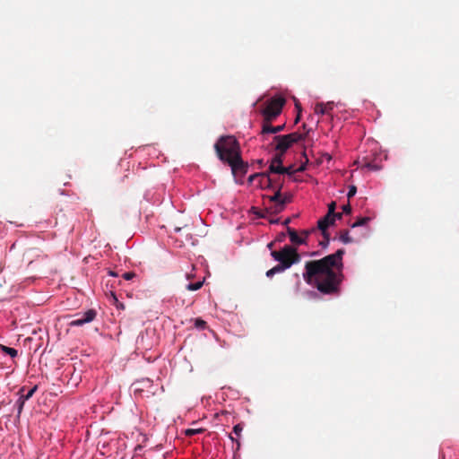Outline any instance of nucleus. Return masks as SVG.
<instances>
[{
	"instance_id": "ea45409f",
	"label": "nucleus",
	"mask_w": 459,
	"mask_h": 459,
	"mask_svg": "<svg viewBox=\"0 0 459 459\" xmlns=\"http://www.w3.org/2000/svg\"><path fill=\"white\" fill-rule=\"evenodd\" d=\"M109 274L112 275V276H117V274L115 273L111 272V271L109 272Z\"/></svg>"
},
{
	"instance_id": "0eeeda50",
	"label": "nucleus",
	"mask_w": 459,
	"mask_h": 459,
	"mask_svg": "<svg viewBox=\"0 0 459 459\" xmlns=\"http://www.w3.org/2000/svg\"><path fill=\"white\" fill-rule=\"evenodd\" d=\"M271 172L265 171L251 175L248 178L249 182H253L255 178L259 179V186L262 188H274V178L270 176Z\"/></svg>"
},
{
	"instance_id": "9b49d317",
	"label": "nucleus",
	"mask_w": 459,
	"mask_h": 459,
	"mask_svg": "<svg viewBox=\"0 0 459 459\" xmlns=\"http://www.w3.org/2000/svg\"><path fill=\"white\" fill-rule=\"evenodd\" d=\"M270 172L271 173H273V174H281V175H289V176H292L294 175L297 171H296V169L294 168V165H290L289 167H278V168H271L270 169Z\"/></svg>"
},
{
	"instance_id": "a211bd4d",
	"label": "nucleus",
	"mask_w": 459,
	"mask_h": 459,
	"mask_svg": "<svg viewBox=\"0 0 459 459\" xmlns=\"http://www.w3.org/2000/svg\"><path fill=\"white\" fill-rule=\"evenodd\" d=\"M340 239H341L342 242H343L345 244L352 242V239L350 237L348 230L341 231Z\"/></svg>"
},
{
	"instance_id": "e433bc0d",
	"label": "nucleus",
	"mask_w": 459,
	"mask_h": 459,
	"mask_svg": "<svg viewBox=\"0 0 459 459\" xmlns=\"http://www.w3.org/2000/svg\"><path fill=\"white\" fill-rule=\"evenodd\" d=\"M299 119H300V113H298V116L295 119V123H298Z\"/></svg>"
},
{
	"instance_id": "4468645a",
	"label": "nucleus",
	"mask_w": 459,
	"mask_h": 459,
	"mask_svg": "<svg viewBox=\"0 0 459 459\" xmlns=\"http://www.w3.org/2000/svg\"><path fill=\"white\" fill-rule=\"evenodd\" d=\"M284 155H285L284 152H277L276 154L272 159L268 169L270 170V169L273 168H273L282 167V162H283Z\"/></svg>"
},
{
	"instance_id": "6e6552de",
	"label": "nucleus",
	"mask_w": 459,
	"mask_h": 459,
	"mask_svg": "<svg viewBox=\"0 0 459 459\" xmlns=\"http://www.w3.org/2000/svg\"><path fill=\"white\" fill-rule=\"evenodd\" d=\"M96 311L94 309H88L79 318L70 322V326H81L84 324L93 321L96 317Z\"/></svg>"
},
{
	"instance_id": "9d476101",
	"label": "nucleus",
	"mask_w": 459,
	"mask_h": 459,
	"mask_svg": "<svg viewBox=\"0 0 459 459\" xmlns=\"http://www.w3.org/2000/svg\"><path fill=\"white\" fill-rule=\"evenodd\" d=\"M271 123L272 122H267L266 120H264L263 127H262V131H261L262 134H277L284 129V126H285L284 125L273 126H271Z\"/></svg>"
},
{
	"instance_id": "412c9836",
	"label": "nucleus",
	"mask_w": 459,
	"mask_h": 459,
	"mask_svg": "<svg viewBox=\"0 0 459 459\" xmlns=\"http://www.w3.org/2000/svg\"><path fill=\"white\" fill-rule=\"evenodd\" d=\"M369 221L368 217L359 218L354 223L351 224V228L359 227L365 225Z\"/></svg>"
},
{
	"instance_id": "79ce46f5",
	"label": "nucleus",
	"mask_w": 459,
	"mask_h": 459,
	"mask_svg": "<svg viewBox=\"0 0 459 459\" xmlns=\"http://www.w3.org/2000/svg\"><path fill=\"white\" fill-rule=\"evenodd\" d=\"M175 230H176V231H179V230H180V229H179V228H176V229H175Z\"/></svg>"
},
{
	"instance_id": "6ab92c4d",
	"label": "nucleus",
	"mask_w": 459,
	"mask_h": 459,
	"mask_svg": "<svg viewBox=\"0 0 459 459\" xmlns=\"http://www.w3.org/2000/svg\"><path fill=\"white\" fill-rule=\"evenodd\" d=\"M203 284H204L203 281H199L195 282V283H189V284L186 285V290H191V291H195V290H197L201 289Z\"/></svg>"
},
{
	"instance_id": "39448f33",
	"label": "nucleus",
	"mask_w": 459,
	"mask_h": 459,
	"mask_svg": "<svg viewBox=\"0 0 459 459\" xmlns=\"http://www.w3.org/2000/svg\"><path fill=\"white\" fill-rule=\"evenodd\" d=\"M306 134H302L298 132H294L284 135H276L273 137V141L276 143L275 151L286 153L292 144L304 140Z\"/></svg>"
},
{
	"instance_id": "72a5a7b5",
	"label": "nucleus",
	"mask_w": 459,
	"mask_h": 459,
	"mask_svg": "<svg viewBox=\"0 0 459 459\" xmlns=\"http://www.w3.org/2000/svg\"><path fill=\"white\" fill-rule=\"evenodd\" d=\"M229 437H230V438L233 442H236V444H237V448L238 449V448H239V446H240V443H239V441H238V440H237V439H235L231 435H230Z\"/></svg>"
},
{
	"instance_id": "f257e3e1",
	"label": "nucleus",
	"mask_w": 459,
	"mask_h": 459,
	"mask_svg": "<svg viewBox=\"0 0 459 459\" xmlns=\"http://www.w3.org/2000/svg\"><path fill=\"white\" fill-rule=\"evenodd\" d=\"M344 254V249H338L334 254L322 259L307 261L303 273L305 281L315 286L323 294H337L343 280Z\"/></svg>"
},
{
	"instance_id": "f8f14e48",
	"label": "nucleus",
	"mask_w": 459,
	"mask_h": 459,
	"mask_svg": "<svg viewBox=\"0 0 459 459\" xmlns=\"http://www.w3.org/2000/svg\"><path fill=\"white\" fill-rule=\"evenodd\" d=\"M333 102L317 103L315 106V112L320 115H326L329 114L331 110H333Z\"/></svg>"
},
{
	"instance_id": "4c0bfd02",
	"label": "nucleus",
	"mask_w": 459,
	"mask_h": 459,
	"mask_svg": "<svg viewBox=\"0 0 459 459\" xmlns=\"http://www.w3.org/2000/svg\"><path fill=\"white\" fill-rule=\"evenodd\" d=\"M299 119H300V113H298V116L295 119V123H298Z\"/></svg>"
},
{
	"instance_id": "c9c22d12",
	"label": "nucleus",
	"mask_w": 459,
	"mask_h": 459,
	"mask_svg": "<svg viewBox=\"0 0 459 459\" xmlns=\"http://www.w3.org/2000/svg\"><path fill=\"white\" fill-rule=\"evenodd\" d=\"M342 213H336V212H335L334 220H335L336 218H337V219H341V218H342Z\"/></svg>"
},
{
	"instance_id": "aec40b11",
	"label": "nucleus",
	"mask_w": 459,
	"mask_h": 459,
	"mask_svg": "<svg viewBox=\"0 0 459 459\" xmlns=\"http://www.w3.org/2000/svg\"><path fill=\"white\" fill-rule=\"evenodd\" d=\"M204 431V429H187L184 432L186 437H192L196 434H201Z\"/></svg>"
},
{
	"instance_id": "a19ab883",
	"label": "nucleus",
	"mask_w": 459,
	"mask_h": 459,
	"mask_svg": "<svg viewBox=\"0 0 459 459\" xmlns=\"http://www.w3.org/2000/svg\"><path fill=\"white\" fill-rule=\"evenodd\" d=\"M289 221H290V220H289V219H288V220H286V221H285V224L289 223Z\"/></svg>"
},
{
	"instance_id": "2f4dec72",
	"label": "nucleus",
	"mask_w": 459,
	"mask_h": 459,
	"mask_svg": "<svg viewBox=\"0 0 459 459\" xmlns=\"http://www.w3.org/2000/svg\"><path fill=\"white\" fill-rule=\"evenodd\" d=\"M113 297H114V300H115V304H116L117 307L124 308V305L122 303L118 302V299H117V297L115 295H113Z\"/></svg>"
},
{
	"instance_id": "a878e982",
	"label": "nucleus",
	"mask_w": 459,
	"mask_h": 459,
	"mask_svg": "<svg viewBox=\"0 0 459 459\" xmlns=\"http://www.w3.org/2000/svg\"><path fill=\"white\" fill-rule=\"evenodd\" d=\"M365 167L368 168L370 170H379L380 169V167L378 165L374 164L372 162H367L365 164Z\"/></svg>"
},
{
	"instance_id": "58836bf2",
	"label": "nucleus",
	"mask_w": 459,
	"mask_h": 459,
	"mask_svg": "<svg viewBox=\"0 0 459 459\" xmlns=\"http://www.w3.org/2000/svg\"><path fill=\"white\" fill-rule=\"evenodd\" d=\"M273 242H271V243H269V244L267 245V247L271 249V248L273 247Z\"/></svg>"
},
{
	"instance_id": "b1692460",
	"label": "nucleus",
	"mask_w": 459,
	"mask_h": 459,
	"mask_svg": "<svg viewBox=\"0 0 459 459\" xmlns=\"http://www.w3.org/2000/svg\"><path fill=\"white\" fill-rule=\"evenodd\" d=\"M356 193H357V187L355 186H350L349 191L347 194L348 199L352 198L356 195Z\"/></svg>"
},
{
	"instance_id": "20e7f679",
	"label": "nucleus",
	"mask_w": 459,
	"mask_h": 459,
	"mask_svg": "<svg viewBox=\"0 0 459 459\" xmlns=\"http://www.w3.org/2000/svg\"><path fill=\"white\" fill-rule=\"evenodd\" d=\"M284 104L285 99L281 96H274L270 99L262 111L264 120L273 122L281 114Z\"/></svg>"
},
{
	"instance_id": "1a4fd4ad",
	"label": "nucleus",
	"mask_w": 459,
	"mask_h": 459,
	"mask_svg": "<svg viewBox=\"0 0 459 459\" xmlns=\"http://www.w3.org/2000/svg\"><path fill=\"white\" fill-rule=\"evenodd\" d=\"M288 233H289L290 239L291 243L296 244V245H302V244H306V238H307L309 231H307V230L302 231L301 234L304 235V237H300L298 235V233L296 232L295 230H293L291 228H288Z\"/></svg>"
},
{
	"instance_id": "2eb2a0df",
	"label": "nucleus",
	"mask_w": 459,
	"mask_h": 459,
	"mask_svg": "<svg viewBox=\"0 0 459 459\" xmlns=\"http://www.w3.org/2000/svg\"><path fill=\"white\" fill-rule=\"evenodd\" d=\"M38 389V386L37 385H34L32 388H30L26 394H23L24 392V387H22L20 390H19V394H20V397L24 400L25 402L27 400H29L30 397H32V395L35 394V392L37 391Z\"/></svg>"
},
{
	"instance_id": "393cba45",
	"label": "nucleus",
	"mask_w": 459,
	"mask_h": 459,
	"mask_svg": "<svg viewBox=\"0 0 459 459\" xmlns=\"http://www.w3.org/2000/svg\"><path fill=\"white\" fill-rule=\"evenodd\" d=\"M335 206H336L335 202H332L328 205V212H327V214H330L331 216L334 217L335 216V212H334Z\"/></svg>"
},
{
	"instance_id": "ddd939ff",
	"label": "nucleus",
	"mask_w": 459,
	"mask_h": 459,
	"mask_svg": "<svg viewBox=\"0 0 459 459\" xmlns=\"http://www.w3.org/2000/svg\"><path fill=\"white\" fill-rule=\"evenodd\" d=\"M334 222V217L331 216L330 214H326L325 217L321 218L318 222L317 226L318 229L322 231H326V229L333 224Z\"/></svg>"
},
{
	"instance_id": "4be33fe9",
	"label": "nucleus",
	"mask_w": 459,
	"mask_h": 459,
	"mask_svg": "<svg viewBox=\"0 0 459 459\" xmlns=\"http://www.w3.org/2000/svg\"><path fill=\"white\" fill-rule=\"evenodd\" d=\"M195 326L198 329H205L207 327V323L201 319V318H196L195 320Z\"/></svg>"
},
{
	"instance_id": "7c9ffc66",
	"label": "nucleus",
	"mask_w": 459,
	"mask_h": 459,
	"mask_svg": "<svg viewBox=\"0 0 459 459\" xmlns=\"http://www.w3.org/2000/svg\"><path fill=\"white\" fill-rule=\"evenodd\" d=\"M342 211H343V212H345L347 214L351 213V207L350 204H344L342 206Z\"/></svg>"
},
{
	"instance_id": "5701e85b",
	"label": "nucleus",
	"mask_w": 459,
	"mask_h": 459,
	"mask_svg": "<svg viewBox=\"0 0 459 459\" xmlns=\"http://www.w3.org/2000/svg\"><path fill=\"white\" fill-rule=\"evenodd\" d=\"M322 234L324 236V239L322 241L319 242V245L322 247H326L329 244V235L326 231H322Z\"/></svg>"
},
{
	"instance_id": "423d86ee",
	"label": "nucleus",
	"mask_w": 459,
	"mask_h": 459,
	"mask_svg": "<svg viewBox=\"0 0 459 459\" xmlns=\"http://www.w3.org/2000/svg\"><path fill=\"white\" fill-rule=\"evenodd\" d=\"M283 187L282 183H279L278 189L275 190V193L273 195L268 196L269 202L273 203V206L270 208L273 210V212L278 213L281 212L286 204H288L290 201V197H282L281 195V189Z\"/></svg>"
},
{
	"instance_id": "f03ea898",
	"label": "nucleus",
	"mask_w": 459,
	"mask_h": 459,
	"mask_svg": "<svg viewBox=\"0 0 459 459\" xmlns=\"http://www.w3.org/2000/svg\"><path fill=\"white\" fill-rule=\"evenodd\" d=\"M214 150L220 160L228 163L232 173H246L247 166L241 159L240 146L233 135H222L214 144Z\"/></svg>"
},
{
	"instance_id": "c756f323",
	"label": "nucleus",
	"mask_w": 459,
	"mask_h": 459,
	"mask_svg": "<svg viewBox=\"0 0 459 459\" xmlns=\"http://www.w3.org/2000/svg\"><path fill=\"white\" fill-rule=\"evenodd\" d=\"M303 155L306 158V162L304 164H302L300 167H299L298 169H296L297 172H302L306 169V163L308 161V159L306 155V152H304Z\"/></svg>"
},
{
	"instance_id": "bb28decb",
	"label": "nucleus",
	"mask_w": 459,
	"mask_h": 459,
	"mask_svg": "<svg viewBox=\"0 0 459 459\" xmlns=\"http://www.w3.org/2000/svg\"><path fill=\"white\" fill-rule=\"evenodd\" d=\"M243 430V427L241 424H237L233 427V432L238 437L240 436L241 432Z\"/></svg>"
},
{
	"instance_id": "c85d7f7f",
	"label": "nucleus",
	"mask_w": 459,
	"mask_h": 459,
	"mask_svg": "<svg viewBox=\"0 0 459 459\" xmlns=\"http://www.w3.org/2000/svg\"><path fill=\"white\" fill-rule=\"evenodd\" d=\"M135 277V273L133 272H127L123 274V278L126 281H130Z\"/></svg>"
},
{
	"instance_id": "7ed1b4c3",
	"label": "nucleus",
	"mask_w": 459,
	"mask_h": 459,
	"mask_svg": "<svg viewBox=\"0 0 459 459\" xmlns=\"http://www.w3.org/2000/svg\"><path fill=\"white\" fill-rule=\"evenodd\" d=\"M271 255L279 264L285 270L291 267L292 264H298L301 260L300 255L296 247L286 245L279 251H272Z\"/></svg>"
},
{
	"instance_id": "dca6fc26",
	"label": "nucleus",
	"mask_w": 459,
	"mask_h": 459,
	"mask_svg": "<svg viewBox=\"0 0 459 459\" xmlns=\"http://www.w3.org/2000/svg\"><path fill=\"white\" fill-rule=\"evenodd\" d=\"M0 351L9 355L12 358H15L18 354L17 350L0 344Z\"/></svg>"
},
{
	"instance_id": "cd10ccee",
	"label": "nucleus",
	"mask_w": 459,
	"mask_h": 459,
	"mask_svg": "<svg viewBox=\"0 0 459 459\" xmlns=\"http://www.w3.org/2000/svg\"><path fill=\"white\" fill-rule=\"evenodd\" d=\"M24 403H25V401L22 400L21 397H19L18 401H17V405H18V414L20 415L22 409H23V406H24Z\"/></svg>"
},
{
	"instance_id": "f3484780",
	"label": "nucleus",
	"mask_w": 459,
	"mask_h": 459,
	"mask_svg": "<svg viewBox=\"0 0 459 459\" xmlns=\"http://www.w3.org/2000/svg\"><path fill=\"white\" fill-rule=\"evenodd\" d=\"M285 271V269L283 267H281L279 264L277 265H275L274 267H273L272 269L268 270L266 272V276L271 278L273 277L275 273H281Z\"/></svg>"
},
{
	"instance_id": "473e14b6",
	"label": "nucleus",
	"mask_w": 459,
	"mask_h": 459,
	"mask_svg": "<svg viewBox=\"0 0 459 459\" xmlns=\"http://www.w3.org/2000/svg\"><path fill=\"white\" fill-rule=\"evenodd\" d=\"M279 183H282V184H283V182H282V181H281L280 179H276V178H274V188H273V189H275V190H277V189H278V185H279Z\"/></svg>"
},
{
	"instance_id": "f704fd0d",
	"label": "nucleus",
	"mask_w": 459,
	"mask_h": 459,
	"mask_svg": "<svg viewBox=\"0 0 459 459\" xmlns=\"http://www.w3.org/2000/svg\"><path fill=\"white\" fill-rule=\"evenodd\" d=\"M295 107H296V108L298 110V113H300L301 112V106H300V104L299 102H296L295 103Z\"/></svg>"
}]
</instances>
